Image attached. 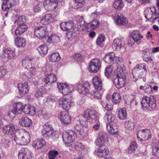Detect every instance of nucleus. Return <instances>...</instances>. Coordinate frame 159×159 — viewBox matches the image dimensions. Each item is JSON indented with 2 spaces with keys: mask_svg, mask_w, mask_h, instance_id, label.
<instances>
[{
  "mask_svg": "<svg viewBox=\"0 0 159 159\" xmlns=\"http://www.w3.org/2000/svg\"><path fill=\"white\" fill-rule=\"evenodd\" d=\"M125 68L123 65L118 66L116 77L114 79L113 82L116 87L118 89L124 87L126 81V76L125 73Z\"/></svg>",
  "mask_w": 159,
  "mask_h": 159,
  "instance_id": "obj_1",
  "label": "nucleus"
},
{
  "mask_svg": "<svg viewBox=\"0 0 159 159\" xmlns=\"http://www.w3.org/2000/svg\"><path fill=\"white\" fill-rule=\"evenodd\" d=\"M81 120L85 119L87 123H93L94 124L93 125V128L95 130H98L100 127V123L97 117L96 112L94 111L88 109L84 111V117H82Z\"/></svg>",
  "mask_w": 159,
  "mask_h": 159,
  "instance_id": "obj_2",
  "label": "nucleus"
},
{
  "mask_svg": "<svg viewBox=\"0 0 159 159\" xmlns=\"http://www.w3.org/2000/svg\"><path fill=\"white\" fill-rule=\"evenodd\" d=\"M13 139L17 144L22 145L26 144L30 141L29 134L24 129L20 130L16 133Z\"/></svg>",
  "mask_w": 159,
  "mask_h": 159,
  "instance_id": "obj_3",
  "label": "nucleus"
},
{
  "mask_svg": "<svg viewBox=\"0 0 159 159\" xmlns=\"http://www.w3.org/2000/svg\"><path fill=\"white\" fill-rule=\"evenodd\" d=\"M105 117L109 123L107 125L106 127L110 134H113L116 133L118 131L117 125V120L115 116L110 112L107 113Z\"/></svg>",
  "mask_w": 159,
  "mask_h": 159,
  "instance_id": "obj_4",
  "label": "nucleus"
},
{
  "mask_svg": "<svg viewBox=\"0 0 159 159\" xmlns=\"http://www.w3.org/2000/svg\"><path fill=\"white\" fill-rule=\"evenodd\" d=\"M84 117V114L81 116L79 119V123L75 127V132L78 135L79 134L82 136H84L87 134L88 131V128L86 126L88 125L86 120L85 119H82V121L81 120L82 119V117Z\"/></svg>",
  "mask_w": 159,
  "mask_h": 159,
  "instance_id": "obj_5",
  "label": "nucleus"
},
{
  "mask_svg": "<svg viewBox=\"0 0 159 159\" xmlns=\"http://www.w3.org/2000/svg\"><path fill=\"white\" fill-rule=\"evenodd\" d=\"M147 71L146 65L144 63L138 64L132 70V74L134 78H141L146 75Z\"/></svg>",
  "mask_w": 159,
  "mask_h": 159,
  "instance_id": "obj_6",
  "label": "nucleus"
},
{
  "mask_svg": "<svg viewBox=\"0 0 159 159\" xmlns=\"http://www.w3.org/2000/svg\"><path fill=\"white\" fill-rule=\"evenodd\" d=\"M77 135L75 131L69 130L63 133V140L66 146L68 147L71 145L70 143L75 140Z\"/></svg>",
  "mask_w": 159,
  "mask_h": 159,
  "instance_id": "obj_7",
  "label": "nucleus"
},
{
  "mask_svg": "<svg viewBox=\"0 0 159 159\" xmlns=\"http://www.w3.org/2000/svg\"><path fill=\"white\" fill-rule=\"evenodd\" d=\"M142 106L144 108L149 109L150 107L151 109H154L156 106V100L153 96L148 97L143 96L141 101Z\"/></svg>",
  "mask_w": 159,
  "mask_h": 159,
  "instance_id": "obj_8",
  "label": "nucleus"
},
{
  "mask_svg": "<svg viewBox=\"0 0 159 159\" xmlns=\"http://www.w3.org/2000/svg\"><path fill=\"white\" fill-rule=\"evenodd\" d=\"M64 0H45L43 2V6L45 9L48 11H52L54 10L56 7L59 8L60 3H62Z\"/></svg>",
  "mask_w": 159,
  "mask_h": 159,
  "instance_id": "obj_9",
  "label": "nucleus"
},
{
  "mask_svg": "<svg viewBox=\"0 0 159 159\" xmlns=\"http://www.w3.org/2000/svg\"><path fill=\"white\" fill-rule=\"evenodd\" d=\"M42 135L45 138L52 136L53 139L57 137L55 134L52 125L48 123H46L43 126L41 130Z\"/></svg>",
  "mask_w": 159,
  "mask_h": 159,
  "instance_id": "obj_10",
  "label": "nucleus"
},
{
  "mask_svg": "<svg viewBox=\"0 0 159 159\" xmlns=\"http://www.w3.org/2000/svg\"><path fill=\"white\" fill-rule=\"evenodd\" d=\"M102 61L98 58L91 60L89 63V70L90 72L96 73L101 67Z\"/></svg>",
  "mask_w": 159,
  "mask_h": 159,
  "instance_id": "obj_11",
  "label": "nucleus"
},
{
  "mask_svg": "<svg viewBox=\"0 0 159 159\" xmlns=\"http://www.w3.org/2000/svg\"><path fill=\"white\" fill-rule=\"evenodd\" d=\"M34 34L39 38H47L48 35L47 28L45 26L36 27L34 29Z\"/></svg>",
  "mask_w": 159,
  "mask_h": 159,
  "instance_id": "obj_12",
  "label": "nucleus"
},
{
  "mask_svg": "<svg viewBox=\"0 0 159 159\" xmlns=\"http://www.w3.org/2000/svg\"><path fill=\"white\" fill-rule=\"evenodd\" d=\"M138 138H139L140 140L143 139L148 140L152 137L150 130L148 129H145L139 130L137 134Z\"/></svg>",
  "mask_w": 159,
  "mask_h": 159,
  "instance_id": "obj_13",
  "label": "nucleus"
},
{
  "mask_svg": "<svg viewBox=\"0 0 159 159\" xmlns=\"http://www.w3.org/2000/svg\"><path fill=\"white\" fill-rule=\"evenodd\" d=\"M99 146V148L94 151V154L100 157H104L107 156L109 153L108 148L103 145Z\"/></svg>",
  "mask_w": 159,
  "mask_h": 159,
  "instance_id": "obj_14",
  "label": "nucleus"
},
{
  "mask_svg": "<svg viewBox=\"0 0 159 159\" xmlns=\"http://www.w3.org/2000/svg\"><path fill=\"white\" fill-rule=\"evenodd\" d=\"M16 55L14 50L9 48L5 49L1 55V57L3 59H10L14 57Z\"/></svg>",
  "mask_w": 159,
  "mask_h": 159,
  "instance_id": "obj_15",
  "label": "nucleus"
},
{
  "mask_svg": "<svg viewBox=\"0 0 159 159\" xmlns=\"http://www.w3.org/2000/svg\"><path fill=\"white\" fill-rule=\"evenodd\" d=\"M107 136L105 132H100L96 141L97 146L103 145L107 141Z\"/></svg>",
  "mask_w": 159,
  "mask_h": 159,
  "instance_id": "obj_16",
  "label": "nucleus"
},
{
  "mask_svg": "<svg viewBox=\"0 0 159 159\" xmlns=\"http://www.w3.org/2000/svg\"><path fill=\"white\" fill-rule=\"evenodd\" d=\"M18 157L19 159H30L32 158L31 152L26 148H22L19 152Z\"/></svg>",
  "mask_w": 159,
  "mask_h": 159,
  "instance_id": "obj_17",
  "label": "nucleus"
},
{
  "mask_svg": "<svg viewBox=\"0 0 159 159\" xmlns=\"http://www.w3.org/2000/svg\"><path fill=\"white\" fill-rule=\"evenodd\" d=\"M57 87L60 93L64 95H67L72 90L67 84L63 83H58Z\"/></svg>",
  "mask_w": 159,
  "mask_h": 159,
  "instance_id": "obj_18",
  "label": "nucleus"
},
{
  "mask_svg": "<svg viewBox=\"0 0 159 159\" xmlns=\"http://www.w3.org/2000/svg\"><path fill=\"white\" fill-rule=\"evenodd\" d=\"M60 120L62 124L65 125L69 123L71 121V117L68 112L66 111L60 113Z\"/></svg>",
  "mask_w": 159,
  "mask_h": 159,
  "instance_id": "obj_19",
  "label": "nucleus"
},
{
  "mask_svg": "<svg viewBox=\"0 0 159 159\" xmlns=\"http://www.w3.org/2000/svg\"><path fill=\"white\" fill-rule=\"evenodd\" d=\"M17 87L19 90V94L21 96L27 94L29 90V87L27 82L18 84Z\"/></svg>",
  "mask_w": 159,
  "mask_h": 159,
  "instance_id": "obj_20",
  "label": "nucleus"
},
{
  "mask_svg": "<svg viewBox=\"0 0 159 159\" xmlns=\"http://www.w3.org/2000/svg\"><path fill=\"white\" fill-rule=\"evenodd\" d=\"M125 42L123 39H116L113 41L112 48L116 51H119L123 48L125 45Z\"/></svg>",
  "mask_w": 159,
  "mask_h": 159,
  "instance_id": "obj_21",
  "label": "nucleus"
},
{
  "mask_svg": "<svg viewBox=\"0 0 159 159\" xmlns=\"http://www.w3.org/2000/svg\"><path fill=\"white\" fill-rule=\"evenodd\" d=\"M115 23L118 25H124L128 23L127 19L120 14H117L114 17Z\"/></svg>",
  "mask_w": 159,
  "mask_h": 159,
  "instance_id": "obj_22",
  "label": "nucleus"
},
{
  "mask_svg": "<svg viewBox=\"0 0 159 159\" xmlns=\"http://www.w3.org/2000/svg\"><path fill=\"white\" fill-rule=\"evenodd\" d=\"M16 3V0H3L2 4V9L3 11H8Z\"/></svg>",
  "mask_w": 159,
  "mask_h": 159,
  "instance_id": "obj_23",
  "label": "nucleus"
},
{
  "mask_svg": "<svg viewBox=\"0 0 159 159\" xmlns=\"http://www.w3.org/2000/svg\"><path fill=\"white\" fill-rule=\"evenodd\" d=\"M59 105L61 107L65 110H68L71 107V101L68 98H60L59 101Z\"/></svg>",
  "mask_w": 159,
  "mask_h": 159,
  "instance_id": "obj_24",
  "label": "nucleus"
},
{
  "mask_svg": "<svg viewBox=\"0 0 159 159\" xmlns=\"http://www.w3.org/2000/svg\"><path fill=\"white\" fill-rule=\"evenodd\" d=\"M90 84L88 83H84L78 85V91L80 93L85 94L89 92Z\"/></svg>",
  "mask_w": 159,
  "mask_h": 159,
  "instance_id": "obj_25",
  "label": "nucleus"
},
{
  "mask_svg": "<svg viewBox=\"0 0 159 159\" xmlns=\"http://www.w3.org/2000/svg\"><path fill=\"white\" fill-rule=\"evenodd\" d=\"M130 37L136 42L140 43L143 38V36L138 30H134L130 34Z\"/></svg>",
  "mask_w": 159,
  "mask_h": 159,
  "instance_id": "obj_26",
  "label": "nucleus"
},
{
  "mask_svg": "<svg viewBox=\"0 0 159 159\" xmlns=\"http://www.w3.org/2000/svg\"><path fill=\"white\" fill-rule=\"evenodd\" d=\"M33 59L31 58H26L22 61V65L25 66L26 68L27 67H30L32 64L34 66H37L39 62L38 60V59H34V61H32Z\"/></svg>",
  "mask_w": 159,
  "mask_h": 159,
  "instance_id": "obj_27",
  "label": "nucleus"
},
{
  "mask_svg": "<svg viewBox=\"0 0 159 159\" xmlns=\"http://www.w3.org/2000/svg\"><path fill=\"white\" fill-rule=\"evenodd\" d=\"M16 129L15 125L11 124L4 126L3 128L2 131L6 134L11 135L14 133Z\"/></svg>",
  "mask_w": 159,
  "mask_h": 159,
  "instance_id": "obj_28",
  "label": "nucleus"
},
{
  "mask_svg": "<svg viewBox=\"0 0 159 159\" xmlns=\"http://www.w3.org/2000/svg\"><path fill=\"white\" fill-rule=\"evenodd\" d=\"M72 147L75 150L81 154H84L86 152L87 149L85 147L82 143L77 142L72 145Z\"/></svg>",
  "mask_w": 159,
  "mask_h": 159,
  "instance_id": "obj_29",
  "label": "nucleus"
},
{
  "mask_svg": "<svg viewBox=\"0 0 159 159\" xmlns=\"http://www.w3.org/2000/svg\"><path fill=\"white\" fill-rule=\"evenodd\" d=\"M119 59L117 57H116L114 53L113 52L108 53L106 54L104 58V61L106 63L110 64L114 61L117 62V60Z\"/></svg>",
  "mask_w": 159,
  "mask_h": 159,
  "instance_id": "obj_30",
  "label": "nucleus"
},
{
  "mask_svg": "<svg viewBox=\"0 0 159 159\" xmlns=\"http://www.w3.org/2000/svg\"><path fill=\"white\" fill-rule=\"evenodd\" d=\"M32 145L35 148L40 149L46 145V142L42 139H38L34 141Z\"/></svg>",
  "mask_w": 159,
  "mask_h": 159,
  "instance_id": "obj_31",
  "label": "nucleus"
},
{
  "mask_svg": "<svg viewBox=\"0 0 159 159\" xmlns=\"http://www.w3.org/2000/svg\"><path fill=\"white\" fill-rule=\"evenodd\" d=\"M20 124L23 127H29L32 125L31 119L27 117H22L19 120Z\"/></svg>",
  "mask_w": 159,
  "mask_h": 159,
  "instance_id": "obj_32",
  "label": "nucleus"
},
{
  "mask_svg": "<svg viewBox=\"0 0 159 159\" xmlns=\"http://www.w3.org/2000/svg\"><path fill=\"white\" fill-rule=\"evenodd\" d=\"M93 83L95 88L100 90L102 88V82L98 76H95L93 79Z\"/></svg>",
  "mask_w": 159,
  "mask_h": 159,
  "instance_id": "obj_33",
  "label": "nucleus"
},
{
  "mask_svg": "<svg viewBox=\"0 0 159 159\" xmlns=\"http://www.w3.org/2000/svg\"><path fill=\"white\" fill-rule=\"evenodd\" d=\"M72 21L62 22L60 24V27L63 31H68L72 29L74 26Z\"/></svg>",
  "mask_w": 159,
  "mask_h": 159,
  "instance_id": "obj_34",
  "label": "nucleus"
},
{
  "mask_svg": "<svg viewBox=\"0 0 159 159\" xmlns=\"http://www.w3.org/2000/svg\"><path fill=\"white\" fill-rule=\"evenodd\" d=\"M15 44L18 47H24L26 44L25 39L21 37H18L15 39Z\"/></svg>",
  "mask_w": 159,
  "mask_h": 159,
  "instance_id": "obj_35",
  "label": "nucleus"
},
{
  "mask_svg": "<svg viewBox=\"0 0 159 159\" xmlns=\"http://www.w3.org/2000/svg\"><path fill=\"white\" fill-rule=\"evenodd\" d=\"M27 26L25 24L18 25V27L15 31L16 36L22 35L27 29Z\"/></svg>",
  "mask_w": 159,
  "mask_h": 159,
  "instance_id": "obj_36",
  "label": "nucleus"
},
{
  "mask_svg": "<svg viewBox=\"0 0 159 159\" xmlns=\"http://www.w3.org/2000/svg\"><path fill=\"white\" fill-rule=\"evenodd\" d=\"M52 20V15L47 14L42 17L40 20V22L43 25H47L50 23Z\"/></svg>",
  "mask_w": 159,
  "mask_h": 159,
  "instance_id": "obj_37",
  "label": "nucleus"
},
{
  "mask_svg": "<svg viewBox=\"0 0 159 159\" xmlns=\"http://www.w3.org/2000/svg\"><path fill=\"white\" fill-rule=\"evenodd\" d=\"M57 80V78L53 74L46 75L45 76L44 81L46 84L54 82Z\"/></svg>",
  "mask_w": 159,
  "mask_h": 159,
  "instance_id": "obj_38",
  "label": "nucleus"
},
{
  "mask_svg": "<svg viewBox=\"0 0 159 159\" xmlns=\"http://www.w3.org/2000/svg\"><path fill=\"white\" fill-rule=\"evenodd\" d=\"M148 50L146 49L143 52V59L144 61L148 63H151L152 62V59L148 52Z\"/></svg>",
  "mask_w": 159,
  "mask_h": 159,
  "instance_id": "obj_39",
  "label": "nucleus"
},
{
  "mask_svg": "<svg viewBox=\"0 0 159 159\" xmlns=\"http://www.w3.org/2000/svg\"><path fill=\"white\" fill-rule=\"evenodd\" d=\"M46 39L48 42H52L55 43L59 42L60 41L59 37L58 35L55 34H51L50 36L48 34L47 37Z\"/></svg>",
  "mask_w": 159,
  "mask_h": 159,
  "instance_id": "obj_40",
  "label": "nucleus"
},
{
  "mask_svg": "<svg viewBox=\"0 0 159 159\" xmlns=\"http://www.w3.org/2000/svg\"><path fill=\"white\" fill-rule=\"evenodd\" d=\"M99 26V22L97 20L92 21L88 24L87 30H91L98 27Z\"/></svg>",
  "mask_w": 159,
  "mask_h": 159,
  "instance_id": "obj_41",
  "label": "nucleus"
},
{
  "mask_svg": "<svg viewBox=\"0 0 159 159\" xmlns=\"http://www.w3.org/2000/svg\"><path fill=\"white\" fill-rule=\"evenodd\" d=\"M121 98L120 94L118 93H114L112 95V101L114 104L119 103Z\"/></svg>",
  "mask_w": 159,
  "mask_h": 159,
  "instance_id": "obj_42",
  "label": "nucleus"
},
{
  "mask_svg": "<svg viewBox=\"0 0 159 159\" xmlns=\"http://www.w3.org/2000/svg\"><path fill=\"white\" fill-rule=\"evenodd\" d=\"M84 4V0H74L72 7L75 9L82 7Z\"/></svg>",
  "mask_w": 159,
  "mask_h": 159,
  "instance_id": "obj_43",
  "label": "nucleus"
},
{
  "mask_svg": "<svg viewBox=\"0 0 159 159\" xmlns=\"http://www.w3.org/2000/svg\"><path fill=\"white\" fill-rule=\"evenodd\" d=\"M34 96L38 100L41 104L44 103L45 97L43 96L42 93L40 90H38L35 92Z\"/></svg>",
  "mask_w": 159,
  "mask_h": 159,
  "instance_id": "obj_44",
  "label": "nucleus"
},
{
  "mask_svg": "<svg viewBox=\"0 0 159 159\" xmlns=\"http://www.w3.org/2000/svg\"><path fill=\"white\" fill-rule=\"evenodd\" d=\"M118 116L121 120H125L127 118V113L125 108L120 109L118 111Z\"/></svg>",
  "mask_w": 159,
  "mask_h": 159,
  "instance_id": "obj_45",
  "label": "nucleus"
},
{
  "mask_svg": "<svg viewBox=\"0 0 159 159\" xmlns=\"http://www.w3.org/2000/svg\"><path fill=\"white\" fill-rule=\"evenodd\" d=\"M37 50L41 55L44 56L47 53L48 48L46 45H41L37 48Z\"/></svg>",
  "mask_w": 159,
  "mask_h": 159,
  "instance_id": "obj_46",
  "label": "nucleus"
},
{
  "mask_svg": "<svg viewBox=\"0 0 159 159\" xmlns=\"http://www.w3.org/2000/svg\"><path fill=\"white\" fill-rule=\"evenodd\" d=\"M141 90H143L145 93H150L152 92V86L148 84H145L144 85H141L139 87Z\"/></svg>",
  "mask_w": 159,
  "mask_h": 159,
  "instance_id": "obj_47",
  "label": "nucleus"
},
{
  "mask_svg": "<svg viewBox=\"0 0 159 159\" xmlns=\"http://www.w3.org/2000/svg\"><path fill=\"white\" fill-rule=\"evenodd\" d=\"M113 6L116 9L119 10L124 7V4L121 0H116L114 2Z\"/></svg>",
  "mask_w": 159,
  "mask_h": 159,
  "instance_id": "obj_48",
  "label": "nucleus"
},
{
  "mask_svg": "<svg viewBox=\"0 0 159 159\" xmlns=\"http://www.w3.org/2000/svg\"><path fill=\"white\" fill-rule=\"evenodd\" d=\"M17 18L15 22V23L17 25L25 24L26 22L25 17L23 16H21L20 17L17 16Z\"/></svg>",
  "mask_w": 159,
  "mask_h": 159,
  "instance_id": "obj_49",
  "label": "nucleus"
},
{
  "mask_svg": "<svg viewBox=\"0 0 159 159\" xmlns=\"http://www.w3.org/2000/svg\"><path fill=\"white\" fill-rule=\"evenodd\" d=\"M60 59L59 54L57 52H54L51 54L50 59L52 62H56L58 61Z\"/></svg>",
  "mask_w": 159,
  "mask_h": 159,
  "instance_id": "obj_50",
  "label": "nucleus"
},
{
  "mask_svg": "<svg viewBox=\"0 0 159 159\" xmlns=\"http://www.w3.org/2000/svg\"><path fill=\"white\" fill-rule=\"evenodd\" d=\"M78 28L79 29H82L83 30L86 29H87L88 25L84 19L81 18L78 24Z\"/></svg>",
  "mask_w": 159,
  "mask_h": 159,
  "instance_id": "obj_51",
  "label": "nucleus"
},
{
  "mask_svg": "<svg viewBox=\"0 0 159 159\" xmlns=\"http://www.w3.org/2000/svg\"><path fill=\"white\" fill-rule=\"evenodd\" d=\"M137 148L136 143L135 142H133L131 143L129 148L128 152L129 153H131L135 150Z\"/></svg>",
  "mask_w": 159,
  "mask_h": 159,
  "instance_id": "obj_52",
  "label": "nucleus"
},
{
  "mask_svg": "<svg viewBox=\"0 0 159 159\" xmlns=\"http://www.w3.org/2000/svg\"><path fill=\"white\" fill-rule=\"evenodd\" d=\"M58 154L57 151H50L48 153L49 159H55V158Z\"/></svg>",
  "mask_w": 159,
  "mask_h": 159,
  "instance_id": "obj_53",
  "label": "nucleus"
},
{
  "mask_svg": "<svg viewBox=\"0 0 159 159\" xmlns=\"http://www.w3.org/2000/svg\"><path fill=\"white\" fill-rule=\"evenodd\" d=\"M13 107H16L17 109H18V112H22L23 111V109L24 106L23 105L22 103L21 102H18L15 103L13 105Z\"/></svg>",
  "mask_w": 159,
  "mask_h": 159,
  "instance_id": "obj_54",
  "label": "nucleus"
},
{
  "mask_svg": "<svg viewBox=\"0 0 159 159\" xmlns=\"http://www.w3.org/2000/svg\"><path fill=\"white\" fill-rule=\"evenodd\" d=\"M112 68L111 66H107L105 69V74L107 77H109L112 71Z\"/></svg>",
  "mask_w": 159,
  "mask_h": 159,
  "instance_id": "obj_55",
  "label": "nucleus"
},
{
  "mask_svg": "<svg viewBox=\"0 0 159 159\" xmlns=\"http://www.w3.org/2000/svg\"><path fill=\"white\" fill-rule=\"evenodd\" d=\"M105 39V37L104 36L102 35H99L96 40L97 44L98 45H100L104 41Z\"/></svg>",
  "mask_w": 159,
  "mask_h": 159,
  "instance_id": "obj_56",
  "label": "nucleus"
},
{
  "mask_svg": "<svg viewBox=\"0 0 159 159\" xmlns=\"http://www.w3.org/2000/svg\"><path fill=\"white\" fill-rule=\"evenodd\" d=\"M152 12L151 9H150L149 10H146L144 14L145 16L149 21V19L152 18L151 16L152 15Z\"/></svg>",
  "mask_w": 159,
  "mask_h": 159,
  "instance_id": "obj_57",
  "label": "nucleus"
},
{
  "mask_svg": "<svg viewBox=\"0 0 159 159\" xmlns=\"http://www.w3.org/2000/svg\"><path fill=\"white\" fill-rule=\"evenodd\" d=\"M125 127L127 129L132 130L134 127V123L132 122L128 121L125 123Z\"/></svg>",
  "mask_w": 159,
  "mask_h": 159,
  "instance_id": "obj_58",
  "label": "nucleus"
},
{
  "mask_svg": "<svg viewBox=\"0 0 159 159\" xmlns=\"http://www.w3.org/2000/svg\"><path fill=\"white\" fill-rule=\"evenodd\" d=\"M37 113L39 118H43L44 119H46L47 118L46 117L47 115L45 111L42 110H40L38 111Z\"/></svg>",
  "mask_w": 159,
  "mask_h": 159,
  "instance_id": "obj_59",
  "label": "nucleus"
},
{
  "mask_svg": "<svg viewBox=\"0 0 159 159\" xmlns=\"http://www.w3.org/2000/svg\"><path fill=\"white\" fill-rule=\"evenodd\" d=\"M152 153L153 155L159 157V146H156L154 147L152 151Z\"/></svg>",
  "mask_w": 159,
  "mask_h": 159,
  "instance_id": "obj_60",
  "label": "nucleus"
},
{
  "mask_svg": "<svg viewBox=\"0 0 159 159\" xmlns=\"http://www.w3.org/2000/svg\"><path fill=\"white\" fill-rule=\"evenodd\" d=\"M100 90L96 91L93 92V95L94 98L96 99H99L101 98V93Z\"/></svg>",
  "mask_w": 159,
  "mask_h": 159,
  "instance_id": "obj_61",
  "label": "nucleus"
},
{
  "mask_svg": "<svg viewBox=\"0 0 159 159\" xmlns=\"http://www.w3.org/2000/svg\"><path fill=\"white\" fill-rule=\"evenodd\" d=\"M7 72V70L5 67H0V76L5 75Z\"/></svg>",
  "mask_w": 159,
  "mask_h": 159,
  "instance_id": "obj_62",
  "label": "nucleus"
},
{
  "mask_svg": "<svg viewBox=\"0 0 159 159\" xmlns=\"http://www.w3.org/2000/svg\"><path fill=\"white\" fill-rule=\"evenodd\" d=\"M30 105H29L24 106L22 111L27 115H30Z\"/></svg>",
  "mask_w": 159,
  "mask_h": 159,
  "instance_id": "obj_63",
  "label": "nucleus"
},
{
  "mask_svg": "<svg viewBox=\"0 0 159 159\" xmlns=\"http://www.w3.org/2000/svg\"><path fill=\"white\" fill-rule=\"evenodd\" d=\"M42 8V5L40 4L37 5L35 6L34 7V11L35 12H40Z\"/></svg>",
  "mask_w": 159,
  "mask_h": 159,
  "instance_id": "obj_64",
  "label": "nucleus"
}]
</instances>
